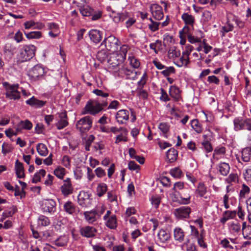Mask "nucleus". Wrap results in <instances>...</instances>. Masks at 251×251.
Segmentation results:
<instances>
[{"label":"nucleus","instance_id":"423d86ee","mask_svg":"<svg viewBox=\"0 0 251 251\" xmlns=\"http://www.w3.org/2000/svg\"><path fill=\"white\" fill-rule=\"evenodd\" d=\"M93 124V118L90 116H86L76 123V127L81 133L88 131L91 128Z\"/></svg>","mask_w":251,"mask_h":251},{"label":"nucleus","instance_id":"1a4fd4ad","mask_svg":"<svg viewBox=\"0 0 251 251\" xmlns=\"http://www.w3.org/2000/svg\"><path fill=\"white\" fill-rule=\"evenodd\" d=\"M118 40L114 36L110 35L105 38L100 46H104L107 50L114 52L118 49Z\"/></svg>","mask_w":251,"mask_h":251},{"label":"nucleus","instance_id":"7c9ffc66","mask_svg":"<svg viewBox=\"0 0 251 251\" xmlns=\"http://www.w3.org/2000/svg\"><path fill=\"white\" fill-rule=\"evenodd\" d=\"M32 127V123L28 120H25V121H20L16 125V130L17 132H19L21 131L23 129L30 130Z\"/></svg>","mask_w":251,"mask_h":251},{"label":"nucleus","instance_id":"6e6d98bb","mask_svg":"<svg viewBox=\"0 0 251 251\" xmlns=\"http://www.w3.org/2000/svg\"><path fill=\"white\" fill-rule=\"evenodd\" d=\"M46 172L44 169H41L39 172L36 173L32 178V181L33 183H36L41 180V176H45Z\"/></svg>","mask_w":251,"mask_h":251},{"label":"nucleus","instance_id":"f03ea898","mask_svg":"<svg viewBox=\"0 0 251 251\" xmlns=\"http://www.w3.org/2000/svg\"><path fill=\"white\" fill-rule=\"evenodd\" d=\"M3 87L6 91V98L14 100H19L21 98V92L18 83L10 84L7 82L2 83Z\"/></svg>","mask_w":251,"mask_h":251},{"label":"nucleus","instance_id":"bb28decb","mask_svg":"<svg viewBox=\"0 0 251 251\" xmlns=\"http://www.w3.org/2000/svg\"><path fill=\"white\" fill-rule=\"evenodd\" d=\"M88 34L91 41L95 44L100 43L102 38V32L97 29H91Z\"/></svg>","mask_w":251,"mask_h":251},{"label":"nucleus","instance_id":"bf43d9fd","mask_svg":"<svg viewBox=\"0 0 251 251\" xmlns=\"http://www.w3.org/2000/svg\"><path fill=\"white\" fill-rule=\"evenodd\" d=\"M230 20L228 19L227 22H226V25H225V26H223L222 27V29H221V32H223V35L225 34V33H226L229 31H231L233 30V28H234V26L230 22Z\"/></svg>","mask_w":251,"mask_h":251},{"label":"nucleus","instance_id":"ddd939ff","mask_svg":"<svg viewBox=\"0 0 251 251\" xmlns=\"http://www.w3.org/2000/svg\"><path fill=\"white\" fill-rule=\"evenodd\" d=\"M77 201L83 207H89L91 205L90 195L88 192L81 191L77 196Z\"/></svg>","mask_w":251,"mask_h":251},{"label":"nucleus","instance_id":"4468645a","mask_svg":"<svg viewBox=\"0 0 251 251\" xmlns=\"http://www.w3.org/2000/svg\"><path fill=\"white\" fill-rule=\"evenodd\" d=\"M150 9L153 18L155 20L159 21L164 17L162 8L159 4L156 3L151 4Z\"/></svg>","mask_w":251,"mask_h":251},{"label":"nucleus","instance_id":"c756f323","mask_svg":"<svg viewBox=\"0 0 251 251\" xmlns=\"http://www.w3.org/2000/svg\"><path fill=\"white\" fill-rule=\"evenodd\" d=\"M174 63L178 67H187L190 63L189 57L182 52V56L176 58V59H175Z\"/></svg>","mask_w":251,"mask_h":251},{"label":"nucleus","instance_id":"8fccbe9b","mask_svg":"<svg viewBox=\"0 0 251 251\" xmlns=\"http://www.w3.org/2000/svg\"><path fill=\"white\" fill-rule=\"evenodd\" d=\"M25 34L28 39H39L41 38L42 36V32L39 31L25 32Z\"/></svg>","mask_w":251,"mask_h":251},{"label":"nucleus","instance_id":"2f4dec72","mask_svg":"<svg viewBox=\"0 0 251 251\" xmlns=\"http://www.w3.org/2000/svg\"><path fill=\"white\" fill-rule=\"evenodd\" d=\"M226 148L223 146L217 147L214 150L213 157L214 159L218 160L223 158L226 153Z\"/></svg>","mask_w":251,"mask_h":251},{"label":"nucleus","instance_id":"e2e57ef3","mask_svg":"<svg viewBox=\"0 0 251 251\" xmlns=\"http://www.w3.org/2000/svg\"><path fill=\"white\" fill-rule=\"evenodd\" d=\"M137 210L134 207L130 206L126 208V212L124 215V219L126 221L127 220V218L131 216L134 215L136 213Z\"/></svg>","mask_w":251,"mask_h":251},{"label":"nucleus","instance_id":"79ce46f5","mask_svg":"<svg viewBox=\"0 0 251 251\" xmlns=\"http://www.w3.org/2000/svg\"><path fill=\"white\" fill-rule=\"evenodd\" d=\"M128 61L129 62L130 66L134 69H138L140 66L139 60L134 56L133 53L128 54Z\"/></svg>","mask_w":251,"mask_h":251},{"label":"nucleus","instance_id":"338daca9","mask_svg":"<svg viewBox=\"0 0 251 251\" xmlns=\"http://www.w3.org/2000/svg\"><path fill=\"white\" fill-rule=\"evenodd\" d=\"M151 23L149 24V28L152 32H155L159 29V26L160 25V22H154L152 18L149 19Z\"/></svg>","mask_w":251,"mask_h":251},{"label":"nucleus","instance_id":"a211bd4d","mask_svg":"<svg viewBox=\"0 0 251 251\" xmlns=\"http://www.w3.org/2000/svg\"><path fill=\"white\" fill-rule=\"evenodd\" d=\"M60 190L63 195L65 197L73 193L74 188L70 178L68 177L63 180Z\"/></svg>","mask_w":251,"mask_h":251},{"label":"nucleus","instance_id":"6e6552de","mask_svg":"<svg viewBox=\"0 0 251 251\" xmlns=\"http://www.w3.org/2000/svg\"><path fill=\"white\" fill-rule=\"evenodd\" d=\"M181 19L185 24L183 29L179 31V33L182 32L186 33V31H190L194 28V25L195 23V18L193 15L188 13H184L181 15Z\"/></svg>","mask_w":251,"mask_h":251},{"label":"nucleus","instance_id":"a878e982","mask_svg":"<svg viewBox=\"0 0 251 251\" xmlns=\"http://www.w3.org/2000/svg\"><path fill=\"white\" fill-rule=\"evenodd\" d=\"M49 36L51 38H56L59 36L60 31L59 25L55 23H49L48 24Z\"/></svg>","mask_w":251,"mask_h":251},{"label":"nucleus","instance_id":"052dcab7","mask_svg":"<svg viewBox=\"0 0 251 251\" xmlns=\"http://www.w3.org/2000/svg\"><path fill=\"white\" fill-rule=\"evenodd\" d=\"M202 149H204L206 153H209L213 151L212 145L207 140H204L201 143Z\"/></svg>","mask_w":251,"mask_h":251},{"label":"nucleus","instance_id":"9d476101","mask_svg":"<svg viewBox=\"0 0 251 251\" xmlns=\"http://www.w3.org/2000/svg\"><path fill=\"white\" fill-rule=\"evenodd\" d=\"M80 234L83 237L92 238L96 236L97 229L93 226H85L79 227Z\"/></svg>","mask_w":251,"mask_h":251},{"label":"nucleus","instance_id":"09e8293b","mask_svg":"<svg viewBox=\"0 0 251 251\" xmlns=\"http://www.w3.org/2000/svg\"><path fill=\"white\" fill-rule=\"evenodd\" d=\"M191 126L197 133H201L202 132L203 128L201 124L198 119H193L191 121Z\"/></svg>","mask_w":251,"mask_h":251},{"label":"nucleus","instance_id":"c85d7f7f","mask_svg":"<svg viewBox=\"0 0 251 251\" xmlns=\"http://www.w3.org/2000/svg\"><path fill=\"white\" fill-rule=\"evenodd\" d=\"M236 215L237 212L235 210H226L223 213L220 222L222 225H225L227 221L234 219Z\"/></svg>","mask_w":251,"mask_h":251},{"label":"nucleus","instance_id":"0eeeda50","mask_svg":"<svg viewBox=\"0 0 251 251\" xmlns=\"http://www.w3.org/2000/svg\"><path fill=\"white\" fill-rule=\"evenodd\" d=\"M45 70V68L42 64H37L30 69L28 72V76L31 81H36L44 75Z\"/></svg>","mask_w":251,"mask_h":251},{"label":"nucleus","instance_id":"72a5a7b5","mask_svg":"<svg viewBox=\"0 0 251 251\" xmlns=\"http://www.w3.org/2000/svg\"><path fill=\"white\" fill-rule=\"evenodd\" d=\"M15 170L16 175L18 178H23L25 177L23 164L18 159L15 161Z\"/></svg>","mask_w":251,"mask_h":251},{"label":"nucleus","instance_id":"774afa93","mask_svg":"<svg viewBox=\"0 0 251 251\" xmlns=\"http://www.w3.org/2000/svg\"><path fill=\"white\" fill-rule=\"evenodd\" d=\"M231 21L234 22L240 28H243L245 26V23L235 15L232 16Z\"/></svg>","mask_w":251,"mask_h":251},{"label":"nucleus","instance_id":"de8ad7c7","mask_svg":"<svg viewBox=\"0 0 251 251\" xmlns=\"http://www.w3.org/2000/svg\"><path fill=\"white\" fill-rule=\"evenodd\" d=\"M170 126L167 123H161L158 126V128L162 133V136L165 138H167L168 135V132L170 130Z\"/></svg>","mask_w":251,"mask_h":251},{"label":"nucleus","instance_id":"ea45409f","mask_svg":"<svg viewBox=\"0 0 251 251\" xmlns=\"http://www.w3.org/2000/svg\"><path fill=\"white\" fill-rule=\"evenodd\" d=\"M242 232L245 239L251 240V226L247 225L246 222H243Z\"/></svg>","mask_w":251,"mask_h":251},{"label":"nucleus","instance_id":"69168bd1","mask_svg":"<svg viewBox=\"0 0 251 251\" xmlns=\"http://www.w3.org/2000/svg\"><path fill=\"white\" fill-rule=\"evenodd\" d=\"M54 174L58 178L62 179L65 175V169L62 167H57L54 170Z\"/></svg>","mask_w":251,"mask_h":251},{"label":"nucleus","instance_id":"3c124183","mask_svg":"<svg viewBox=\"0 0 251 251\" xmlns=\"http://www.w3.org/2000/svg\"><path fill=\"white\" fill-rule=\"evenodd\" d=\"M37 151L38 153L42 156H46L48 154V150L46 146L43 143H39L36 147Z\"/></svg>","mask_w":251,"mask_h":251},{"label":"nucleus","instance_id":"20e7f679","mask_svg":"<svg viewBox=\"0 0 251 251\" xmlns=\"http://www.w3.org/2000/svg\"><path fill=\"white\" fill-rule=\"evenodd\" d=\"M234 130L251 131V118H244L242 117H236L233 120Z\"/></svg>","mask_w":251,"mask_h":251},{"label":"nucleus","instance_id":"37998d69","mask_svg":"<svg viewBox=\"0 0 251 251\" xmlns=\"http://www.w3.org/2000/svg\"><path fill=\"white\" fill-rule=\"evenodd\" d=\"M168 56L170 59H175L178 58L180 56V51L175 47L171 48L168 51Z\"/></svg>","mask_w":251,"mask_h":251},{"label":"nucleus","instance_id":"dca6fc26","mask_svg":"<svg viewBox=\"0 0 251 251\" xmlns=\"http://www.w3.org/2000/svg\"><path fill=\"white\" fill-rule=\"evenodd\" d=\"M59 120L56 123L55 126L57 129L61 130L66 127L69 125L67 112L63 110L58 112Z\"/></svg>","mask_w":251,"mask_h":251},{"label":"nucleus","instance_id":"13d9d810","mask_svg":"<svg viewBox=\"0 0 251 251\" xmlns=\"http://www.w3.org/2000/svg\"><path fill=\"white\" fill-rule=\"evenodd\" d=\"M220 245L223 248L228 250H233V247L229 243V239L227 238L221 239Z\"/></svg>","mask_w":251,"mask_h":251},{"label":"nucleus","instance_id":"c03bdc74","mask_svg":"<svg viewBox=\"0 0 251 251\" xmlns=\"http://www.w3.org/2000/svg\"><path fill=\"white\" fill-rule=\"evenodd\" d=\"M107 190V185L103 182H100L98 184L96 188L97 195L99 197H101L106 193Z\"/></svg>","mask_w":251,"mask_h":251},{"label":"nucleus","instance_id":"473e14b6","mask_svg":"<svg viewBox=\"0 0 251 251\" xmlns=\"http://www.w3.org/2000/svg\"><path fill=\"white\" fill-rule=\"evenodd\" d=\"M177 157L178 151L174 148L170 149L166 152V159L169 163L175 162L177 160Z\"/></svg>","mask_w":251,"mask_h":251},{"label":"nucleus","instance_id":"39448f33","mask_svg":"<svg viewBox=\"0 0 251 251\" xmlns=\"http://www.w3.org/2000/svg\"><path fill=\"white\" fill-rule=\"evenodd\" d=\"M116 73L119 77L126 79L134 80L136 76V72L125 65L119 67Z\"/></svg>","mask_w":251,"mask_h":251},{"label":"nucleus","instance_id":"9b49d317","mask_svg":"<svg viewBox=\"0 0 251 251\" xmlns=\"http://www.w3.org/2000/svg\"><path fill=\"white\" fill-rule=\"evenodd\" d=\"M157 237V245L160 247L165 248L171 238V234L166 230L161 229L158 232Z\"/></svg>","mask_w":251,"mask_h":251},{"label":"nucleus","instance_id":"680f3d73","mask_svg":"<svg viewBox=\"0 0 251 251\" xmlns=\"http://www.w3.org/2000/svg\"><path fill=\"white\" fill-rule=\"evenodd\" d=\"M190 31H186V33H184L187 35L188 41L191 44H196L198 43H201V39L198 38L197 37H195L192 35H191L190 33Z\"/></svg>","mask_w":251,"mask_h":251},{"label":"nucleus","instance_id":"393cba45","mask_svg":"<svg viewBox=\"0 0 251 251\" xmlns=\"http://www.w3.org/2000/svg\"><path fill=\"white\" fill-rule=\"evenodd\" d=\"M63 210L67 214L74 216L77 213V209L75 204L71 201H67L63 204Z\"/></svg>","mask_w":251,"mask_h":251},{"label":"nucleus","instance_id":"a19ab883","mask_svg":"<svg viewBox=\"0 0 251 251\" xmlns=\"http://www.w3.org/2000/svg\"><path fill=\"white\" fill-rule=\"evenodd\" d=\"M225 181L227 184L235 185L239 182V176L236 173H231L225 178Z\"/></svg>","mask_w":251,"mask_h":251},{"label":"nucleus","instance_id":"4be33fe9","mask_svg":"<svg viewBox=\"0 0 251 251\" xmlns=\"http://www.w3.org/2000/svg\"><path fill=\"white\" fill-rule=\"evenodd\" d=\"M83 214L85 220L90 224H94L97 220L98 212L96 209L85 211Z\"/></svg>","mask_w":251,"mask_h":251},{"label":"nucleus","instance_id":"aec40b11","mask_svg":"<svg viewBox=\"0 0 251 251\" xmlns=\"http://www.w3.org/2000/svg\"><path fill=\"white\" fill-rule=\"evenodd\" d=\"M180 200L179 202L183 205L189 204L191 202V196L190 195V190L188 188H185L179 193Z\"/></svg>","mask_w":251,"mask_h":251},{"label":"nucleus","instance_id":"f257e3e1","mask_svg":"<svg viewBox=\"0 0 251 251\" xmlns=\"http://www.w3.org/2000/svg\"><path fill=\"white\" fill-rule=\"evenodd\" d=\"M107 104L108 102L106 101L100 102L97 100H89L83 108L82 114L95 116L101 112Z\"/></svg>","mask_w":251,"mask_h":251},{"label":"nucleus","instance_id":"4d7b16f0","mask_svg":"<svg viewBox=\"0 0 251 251\" xmlns=\"http://www.w3.org/2000/svg\"><path fill=\"white\" fill-rule=\"evenodd\" d=\"M151 49L153 50L154 52L157 54L158 50L162 49V41L160 40H156L155 42L150 44Z\"/></svg>","mask_w":251,"mask_h":251},{"label":"nucleus","instance_id":"cd10ccee","mask_svg":"<svg viewBox=\"0 0 251 251\" xmlns=\"http://www.w3.org/2000/svg\"><path fill=\"white\" fill-rule=\"evenodd\" d=\"M105 226L110 229H116L118 226V220L115 214L103 219Z\"/></svg>","mask_w":251,"mask_h":251},{"label":"nucleus","instance_id":"5fc2aeb1","mask_svg":"<svg viewBox=\"0 0 251 251\" xmlns=\"http://www.w3.org/2000/svg\"><path fill=\"white\" fill-rule=\"evenodd\" d=\"M161 197L158 195H152L150 198V201L153 207L157 208L161 202Z\"/></svg>","mask_w":251,"mask_h":251},{"label":"nucleus","instance_id":"6ab92c4d","mask_svg":"<svg viewBox=\"0 0 251 251\" xmlns=\"http://www.w3.org/2000/svg\"><path fill=\"white\" fill-rule=\"evenodd\" d=\"M2 50L4 57L10 58L15 52L16 47L14 44L7 42L2 46Z\"/></svg>","mask_w":251,"mask_h":251},{"label":"nucleus","instance_id":"f8f14e48","mask_svg":"<svg viewBox=\"0 0 251 251\" xmlns=\"http://www.w3.org/2000/svg\"><path fill=\"white\" fill-rule=\"evenodd\" d=\"M44 212L54 214L56 211V203L52 199L45 200L42 204Z\"/></svg>","mask_w":251,"mask_h":251},{"label":"nucleus","instance_id":"e433bc0d","mask_svg":"<svg viewBox=\"0 0 251 251\" xmlns=\"http://www.w3.org/2000/svg\"><path fill=\"white\" fill-rule=\"evenodd\" d=\"M228 229L229 231L233 234H238L242 230L240 223L237 221L229 223Z\"/></svg>","mask_w":251,"mask_h":251},{"label":"nucleus","instance_id":"5701e85b","mask_svg":"<svg viewBox=\"0 0 251 251\" xmlns=\"http://www.w3.org/2000/svg\"><path fill=\"white\" fill-rule=\"evenodd\" d=\"M25 103L36 108H41L46 105V101L39 100L33 96L27 100L25 101Z\"/></svg>","mask_w":251,"mask_h":251},{"label":"nucleus","instance_id":"49530a36","mask_svg":"<svg viewBox=\"0 0 251 251\" xmlns=\"http://www.w3.org/2000/svg\"><path fill=\"white\" fill-rule=\"evenodd\" d=\"M205 236V232L204 229L201 230L200 235L196 238L198 241V244L200 247L205 249L207 247V245L204 241V238Z\"/></svg>","mask_w":251,"mask_h":251},{"label":"nucleus","instance_id":"b1692460","mask_svg":"<svg viewBox=\"0 0 251 251\" xmlns=\"http://www.w3.org/2000/svg\"><path fill=\"white\" fill-rule=\"evenodd\" d=\"M169 93L175 101H179L182 99L181 91L176 85H172L170 87Z\"/></svg>","mask_w":251,"mask_h":251},{"label":"nucleus","instance_id":"412c9836","mask_svg":"<svg viewBox=\"0 0 251 251\" xmlns=\"http://www.w3.org/2000/svg\"><path fill=\"white\" fill-rule=\"evenodd\" d=\"M175 240L178 243H181L185 240L186 232L180 227H176L173 231Z\"/></svg>","mask_w":251,"mask_h":251},{"label":"nucleus","instance_id":"f3484780","mask_svg":"<svg viewBox=\"0 0 251 251\" xmlns=\"http://www.w3.org/2000/svg\"><path fill=\"white\" fill-rule=\"evenodd\" d=\"M129 112L126 109L118 111L115 115L116 122L119 125L125 124L129 120Z\"/></svg>","mask_w":251,"mask_h":251},{"label":"nucleus","instance_id":"a18cd8bd","mask_svg":"<svg viewBox=\"0 0 251 251\" xmlns=\"http://www.w3.org/2000/svg\"><path fill=\"white\" fill-rule=\"evenodd\" d=\"M50 220L45 215H40L37 219L38 226H47L50 225Z\"/></svg>","mask_w":251,"mask_h":251},{"label":"nucleus","instance_id":"c9c22d12","mask_svg":"<svg viewBox=\"0 0 251 251\" xmlns=\"http://www.w3.org/2000/svg\"><path fill=\"white\" fill-rule=\"evenodd\" d=\"M217 169L221 175L226 176L229 172L230 168L228 163L220 162L217 165Z\"/></svg>","mask_w":251,"mask_h":251},{"label":"nucleus","instance_id":"58836bf2","mask_svg":"<svg viewBox=\"0 0 251 251\" xmlns=\"http://www.w3.org/2000/svg\"><path fill=\"white\" fill-rule=\"evenodd\" d=\"M207 193V187L203 182H199L195 190V194L197 197L201 198L205 195Z\"/></svg>","mask_w":251,"mask_h":251},{"label":"nucleus","instance_id":"f704fd0d","mask_svg":"<svg viewBox=\"0 0 251 251\" xmlns=\"http://www.w3.org/2000/svg\"><path fill=\"white\" fill-rule=\"evenodd\" d=\"M110 16L116 23L123 22L127 18V16L126 13H116L114 11H112V13Z\"/></svg>","mask_w":251,"mask_h":251},{"label":"nucleus","instance_id":"603ef678","mask_svg":"<svg viewBox=\"0 0 251 251\" xmlns=\"http://www.w3.org/2000/svg\"><path fill=\"white\" fill-rule=\"evenodd\" d=\"M171 175L175 178H181L183 176L181 170L179 167H175L170 171Z\"/></svg>","mask_w":251,"mask_h":251},{"label":"nucleus","instance_id":"2eb2a0df","mask_svg":"<svg viewBox=\"0 0 251 251\" xmlns=\"http://www.w3.org/2000/svg\"><path fill=\"white\" fill-rule=\"evenodd\" d=\"M191 212V208L189 206H183L175 210V214L177 218L184 219L188 218Z\"/></svg>","mask_w":251,"mask_h":251},{"label":"nucleus","instance_id":"0e129e2a","mask_svg":"<svg viewBox=\"0 0 251 251\" xmlns=\"http://www.w3.org/2000/svg\"><path fill=\"white\" fill-rule=\"evenodd\" d=\"M164 70L161 72V74L163 75L165 77H168L171 74L175 73V69L174 67H166Z\"/></svg>","mask_w":251,"mask_h":251},{"label":"nucleus","instance_id":"864d4df0","mask_svg":"<svg viewBox=\"0 0 251 251\" xmlns=\"http://www.w3.org/2000/svg\"><path fill=\"white\" fill-rule=\"evenodd\" d=\"M68 238L67 236H61L54 241V244L57 247H64L67 244Z\"/></svg>","mask_w":251,"mask_h":251},{"label":"nucleus","instance_id":"7ed1b4c3","mask_svg":"<svg viewBox=\"0 0 251 251\" xmlns=\"http://www.w3.org/2000/svg\"><path fill=\"white\" fill-rule=\"evenodd\" d=\"M36 47L33 45H24L18 54V59L21 62L30 60L35 54Z\"/></svg>","mask_w":251,"mask_h":251},{"label":"nucleus","instance_id":"4c0bfd02","mask_svg":"<svg viewBox=\"0 0 251 251\" xmlns=\"http://www.w3.org/2000/svg\"><path fill=\"white\" fill-rule=\"evenodd\" d=\"M251 192L250 188L246 184H243L241 187L239 194V200L243 201L249 195Z\"/></svg>","mask_w":251,"mask_h":251}]
</instances>
